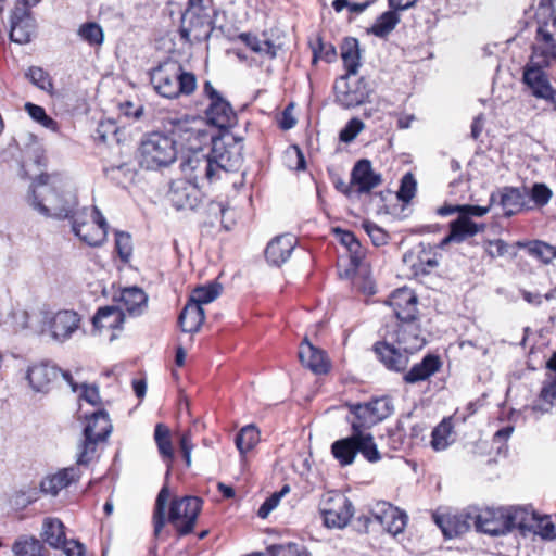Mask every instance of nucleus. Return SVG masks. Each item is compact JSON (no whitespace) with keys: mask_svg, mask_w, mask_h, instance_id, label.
<instances>
[{"mask_svg":"<svg viewBox=\"0 0 556 556\" xmlns=\"http://www.w3.org/2000/svg\"><path fill=\"white\" fill-rule=\"evenodd\" d=\"M425 344L417 320H407L387 326L383 340L376 342L372 350L389 370L400 372L408 365V354L419 351Z\"/></svg>","mask_w":556,"mask_h":556,"instance_id":"1","label":"nucleus"},{"mask_svg":"<svg viewBox=\"0 0 556 556\" xmlns=\"http://www.w3.org/2000/svg\"><path fill=\"white\" fill-rule=\"evenodd\" d=\"M30 205L46 217L72 219L78 212L77 197L62 189L61 180L41 173L30 186Z\"/></svg>","mask_w":556,"mask_h":556,"instance_id":"2","label":"nucleus"},{"mask_svg":"<svg viewBox=\"0 0 556 556\" xmlns=\"http://www.w3.org/2000/svg\"><path fill=\"white\" fill-rule=\"evenodd\" d=\"M148 76L155 93L169 100L190 97L198 87L197 75L170 58L151 67Z\"/></svg>","mask_w":556,"mask_h":556,"instance_id":"3","label":"nucleus"},{"mask_svg":"<svg viewBox=\"0 0 556 556\" xmlns=\"http://www.w3.org/2000/svg\"><path fill=\"white\" fill-rule=\"evenodd\" d=\"M139 164L148 170L167 167L177 160V141L163 130L146 134L139 146Z\"/></svg>","mask_w":556,"mask_h":556,"instance_id":"4","label":"nucleus"},{"mask_svg":"<svg viewBox=\"0 0 556 556\" xmlns=\"http://www.w3.org/2000/svg\"><path fill=\"white\" fill-rule=\"evenodd\" d=\"M86 421L84 440L78 446V466H88L91 463L98 444L106 441L113 429L109 413L103 408L86 416Z\"/></svg>","mask_w":556,"mask_h":556,"instance_id":"5","label":"nucleus"},{"mask_svg":"<svg viewBox=\"0 0 556 556\" xmlns=\"http://www.w3.org/2000/svg\"><path fill=\"white\" fill-rule=\"evenodd\" d=\"M520 506L479 508L472 506L475 529L493 536L504 535L514 529H518Z\"/></svg>","mask_w":556,"mask_h":556,"instance_id":"6","label":"nucleus"},{"mask_svg":"<svg viewBox=\"0 0 556 556\" xmlns=\"http://www.w3.org/2000/svg\"><path fill=\"white\" fill-rule=\"evenodd\" d=\"M203 96L208 100L204 111L207 123L220 131L235 127L238 116L230 102L214 88L210 80L203 84Z\"/></svg>","mask_w":556,"mask_h":556,"instance_id":"7","label":"nucleus"},{"mask_svg":"<svg viewBox=\"0 0 556 556\" xmlns=\"http://www.w3.org/2000/svg\"><path fill=\"white\" fill-rule=\"evenodd\" d=\"M350 416L348 421L351 424L352 431L370 428L393 413V404L390 397H378L367 403L348 404Z\"/></svg>","mask_w":556,"mask_h":556,"instance_id":"8","label":"nucleus"},{"mask_svg":"<svg viewBox=\"0 0 556 556\" xmlns=\"http://www.w3.org/2000/svg\"><path fill=\"white\" fill-rule=\"evenodd\" d=\"M324 526L329 529L344 528L353 516L352 502L339 491L326 492L319 501Z\"/></svg>","mask_w":556,"mask_h":556,"instance_id":"9","label":"nucleus"},{"mask_svg":"<svg viewBox=\"0 0 556 556\" xmlns=\"http://www.w3.org/2000/svg\"><path fill=\"white\" fill-rule=\"evenodd\" d=\"M201 509L202 500L198 496H184L170 502L167 521L174 527L178 538L193 532Z\"/></svg>","mask_w":556,"mask_h":556,"instance_id":"10","label":"nucleus"},{"mask_svg":"<svg viewBox=\"0 0 556 556\" xmlns=\"http://www.w3.org/2000/svg\"><path fill=\"white\" fill-rule=\"evenodd\" d=\"M85 208L77 212L72 220V230L83 242L89 247H100L108 236L109 225L101 211L93 206L90 220H86Z\"/></svg>","mask_w":556,"mask_h":556,"instance_id":"11","label":"nucleus"},{"mask_svg":"<svg viewBox=\"0 0 556 556\" xmlns=\"http://www.w3.org/2000/svg\"><path fill=\"white\" fill-rule=\"evenodd\" d=\"M217 10L184 11L179 27L180 38L189 43H200L210 39L215 28Z\"/></svg>","mask_w":556,"mask_h":556,"instance_id":"12","label":"nucleus"},{"mask_svg":"<svg viewBox=\"0 0 556 556\" xmlns=\"http://www.w3.org/2000/svg\"><path fill=\"white\" fill-rule=\"evenodd\" d=\"M336 102L344 109H351L365 103L371 93V88L365 77H357V74L342 75L336 80Z\"/></svg>","mask_w":556,"mask_h":556,"instance_id":"13","label":"nucleus"},{"mask_svg":"<svg viewBox=\"0 0 556 556\" xmlns=\"http://www.w3.org/2000/svg\"><path fill=\"white\" fill-rule=\"evenodd\" d=\"M224 167L220 161H217L216 155L211 156L202 152L190 154L181 164L182 172L195 184L199 181L213 182L219 177Z\"/></svg>","mask_w":556,"mask_h":556,"instance_id":"14","label":"nucleus"},{"mask_svg":"<svg viewBox=\"0 0 556 556\" xmlns=\"http://www.w3.org/2000/svg\"><path fill=\"white\" fill-rule=\"evenodd\" d=\"M548 24L538 23L535 43L532 48L530 64L526 68L543 71L556 64V42L545 28Z\"/></svg>","mask_w":556,"mask_h":556,"instance_id":"15","label":"nucleus"},{"mask_svg":"<svg viewBox=\"0 0 556 556\" xmlns=\"http://www.w3.org/2000/svg\"><path fill=\"white\" fill-rule=\"evenodd\" d=\"M33 7L14 5L10 15V39L17 43H27L36 30V21L31 13Z\"/></svg>","mask_w":556,"mask_h":556,"instance_id":"16","label":"nucleus"},{"mask_svg":"<svg viewBox=\"0 0 556 556\" xmlns=\"http://www.w3.org/2000/svg\"><path fill=\"white\" fill-rule=\"evenodd\" d=\"M518 530L522 534L529 532L539 534L544 539H553L555 536V526L551 516H540L530 506H520Z\"/></svg>","mask_w":556,"mask_h":556,"instance_id":"17","label":"nucleus"},{"mask_svg":"<svg viewBox=\"0 0 556 556\" xmlns=\"http://www.w3.org/2000/svg\"><path fill=\"white\" fill-rule=\"evenodd\" d=\"M80 315L73 309H61L46 319V325L53 340H68L80 326Z\"/></svg>","mask_w":556,"mask_h":556,"instance_id":"18","label":"nucleus"},{"mask_svg":"<svg viewBox=\"0 0 556 556\" xmlns=\"http://www.w3.org/2000/svg\"><path fill=\"white\" fill-rule=\"evenodd\" d=\"M388 304L396 316V323L417 320L418 298L412 289L400 288L395 290L389 296Z\"/></svg>","mask_w":556,"mask_h":556,"instance_id":"19","label":"nucleus"},{"mask_svg":"<svg viewBox=\"0 0 556 556\" xmlns=\"http://www.w3.org/2000/svg\"><path fill=\"white\" fill-rule=\"evenodd\" d=\"M351 177L356 197L370 193L382 182L381 175L372 169L371 162L367 159H362L354 164Z\"/></svg>","mask_w":556,"mask_h":556,"instance_id":"20","label":"nucleus"},{"mask_svg":"<svg viewBox=\"0 0 556 556\" xmlns=\"http://www.w3.org/2000/svg\"><path fill=\"white\" fill-rule=\"evenodd\" d=\"M472 506L466 508L459 514L439 516L434 515V521L442 530L445 538L452 539L467 532L471 527H475V518Z\"/></svg>","mask_w":556,"mask_h":556,"instance_id":"21","label":"nucleus"},{"mask_svg":"<svg viewBox=\"0 0 556 556\" xmlns=\"http://www.w3.org/2000/svg\"><path fill=\"white\" fill-rule=\"evenodd\" d=\"M372 518L392 535L402 533L408 520L405 511L386 502L377 505V510L372 513Z\"/></svg>","mask_w":556,"mask_h":556,"instance_id":"22","label":"nucleus"},{"mask_svg":"<svg viewBox=\"0 0 556 556\" xmlns=\"http://www.w3.org/2000/svg\"><path fill=\"white\" fill-rule=\"evenodd\" d=\"M403 262L416 278L429 275L439 265L431 249H427L424 244H420L416 251L406 252L403 255Z\"/></svg>","mask_w":556,"mask_h":556,"instance_id":"23","label":"nucleus"},{"mask_svg":"<svg viewBox=\"0 0 556 556\" xmlns=\"http://www.w3.org/2000/svg\"><path fill=\"white\" fill-rule=\"evenodd\" d=\"M526 191L516 187H504L490 195L491 204L498 203L503 214L510 217L520 212L525 205Z\"/></svg>","mask_w":556,"mask_h":556,"instance_id":"24","label":"nucleus"},{"mask_svg":"<svg viewBox=\"0 0 556 556\" xmlns=\"http://www.w3.org/2000/svg\"><path fill=\"white\" fill-rule=\"evenodd\" d=\"M484 229V224L475 223L466 215H458L450 223V232L442 239L440 247L443 248L451 242L460 243Z\"/></svg>","mask_w":556,"mask_h":556,"instance_id":"25","label":"nucleus"},{"mask_svg":"<svg viewBox=\"0 0 556 556\" xmlns=\"http://www.w3.org/2000/svg\"><path fill=\"white\" fill-rule=\"evenodd\" d=\"M295 243V237L290 233L279 235L273 238L265 249L267 263L277 267L282 265L291 256Z\"/></svg>","mask_w":556,"mask_h":556,"instance_id":"26","label":"nucleus"},{"mask_svg":"<svg viewBox=\"0 0 556 556\" xmlns=\"http://www.w3.org/2000/svg\"><path fill=\"white\" fill-rule=\"evenodd\" d=\"M61 369L49 362L33 365L28 368L27 380L37 392H48L59 378Z\"/></svg>","mask_w":556,"mask_h":556,"instance_id":"27","label":"nucleus"},{"mask_svg":"<svg viewBox=\"0 0 556 556\" xmlns=\"http://www.w3.org/2000/svg\"><path fill=\"white\" fill-rule=\"evenodd\" d=\"M169 201L177 210H194L199 202V190L186 180H177L170 185Z\"/></svg>","mask_w":556,"mask_h":556,"instance_id":"28","label":"nucleus"},{"mask_svg":"<svg viewBox=\"0 0 556 556\" xmlns=\"http://www.w3.org/2000/svg\"><path fill=\"white\" fill-rule=\"evenodd\" d=\"M81 471L78 467L70 466L60 469L56 473L42 479L40 490L45 494L56 496L59 492L80 479Z\"/></svg>","mask_w":556,"mask_h":556,"instance_id":"29","label":"nucleus"},{"mask_svg":"<svg viewBox=\"0 0 556 556\" xmlns=\"http://www.w3.org/2000/svg\"><path fill=\"white\" fill-rule=\"evenodd\" d=\"M523 81L532 90L533 96L548 101L556 110V90L543 71L525 68Z\"/></svg>","mask_w":556,"mask_h":556,"instance_id":"30","label":"nucleus"},{"mask_svg":"<svg viewBox=\"0 0 556 556\" xmlns=\"http://www.w3.org/2000/svg\"><path fill=\"white\" fill-rule=\"evenodd\" d=\"M365 256L366 250L357 239L345 249L344 255L339 260L338 268L340 277L345 279L352 278L361 267Z\"/></svg>","mask_w":556,"mask_h":556,"instance_id":"31","label":"nucleus"},{"mask_svg":"<svg viewBox=\"0 0 556 556\" xmlns=\"http://www.w3.org/2000/svg\"><path fill=\"white\" fill-rule=\"evenodd\" d=\"M441 366L442 362L438 355L428 354L403 376V380L409 384L425 381L438 372Z\"/></svg>","mask_w":556,"mask_h":556,"instance_id":"32","label":"nucleus"},{"mask_svg":"<svg viewBox=\"0 0 556 556\" xmlns=\"http://www.w3.org/2000/svg\"><path fill=\"white\" fill-rule=\"evenodd\" d=\"M205 319L203 307L187 301L178 316V325L182 332L197 333Z\"/></svg>","mask_w":556,"mask_h":556,"instance_id":"33","label":"nucleus"},{"mask_svg":"<svg viewBox=\"0 0 556 556\" xmlns=\"http://www.w3.org/2000/svg\"><path fill=\"white\" fill-rule=\"evenodd\" d=\"M92 326L97 330L119 329L124 323L123 311L113 305L99 307L93 315Z\"/></svg>","mask_w":556,"mask_h":556,"instance_id":"34","label":"nucleus"},{"mask_svg":"<svg viewBox=\"0 0 556 556\" xmlns=\"http://www.w3.org/2000/svg\"><path fill=\"white\" fill-rule=\"evenodd\" d=\"M41 539L52 548H61L66 544L64 523L59 518H45L42 522Z\"/></svg>","mask_w":556,"mask_h":556,"instance_id":"35","label":"nucleus"},{"mask_svg":"<svg viewBox=\"0 0 556 556\" xmlns=\"http://www.w3.org/2000/svg\"><path fill=\"white\" fill-rule=\"evenodd\" d=\"M359 41L354 37H346L341 45V59L345 70L344 75L357 74L362 65Z\"/></svg>","mask_w":556,"mask_h":556,"instance_id":"36","label":"nucleus"},{"mask_svg":"<svg viewBox=\"0 0 556 556\" xmlns=\"http://www.w3.org/2000/svg\"><path fill=\"white\" fill-rule=\"evenodd\" d=\"M119 301L129 315L138 316L147 307L148 296L141 288L129 287L121 292Z\"/></svg>","mask_w":556,"mask_h":556,"instance_id":"37","label":"nucleus"},{"mask_svg":"<svg viewBox=\"0 0 556 556\" xmlns=\"http://www.w3.org/2000/svg\"><path fill=\"white\" fill-rule=\"evenodd\" d=\"M194 123L195 118L189 115H184L181 117H167L162 122L163 131L170 135L176 140L178 138L189 139V135L194 132Z\"/></svg>","mask_w":556,"mask_h":556,"instance_id":"38","label":"nucleus"},{"mask_svg":"<svg viewBox=\"0 0 556 556\" xmlns=\"http://www.w3.org/2000/svg\"><path fill=\"white\" fill-rule=\"evenodd\" d=\"M556 401V375L546 374L543 380L538 401L533 403L532 410L540 413H548Z\"/></svg>","mask_w":556,"mask_h":556,"instance_id":"39","label":"nucleus"},{"mask_svg":"<svg viewBox=\"0 0 556 556\" xmlns=\"http://www.w3.org/2000/svg\"><path fill=\"white\" fill-rule=\"evenodd\" d=\"M356 440L357 437L353 432L352 435L338 440L332 444L331 452L341 466H348L354 462L357 455Z\"/></svg>","mask_w":556,"mask_h":556,"instance_id":"40","label":"nucleus"},{"mask_svg":"<svg viewBox=\"0 0 556 556\" xmlns=\"http://www.w3.org/2000/svg\"><path fill=\"white\" fill-rule=\"evenodd\" d=\"M237 38L255 53L265 55L270 60L277 56L278 46L269 39L261 40L252 33H240Z\"/></svg>","mask_w":556,"mask_h":556,"instance_id":"41","label":"nucleus"},{"mask_svg":"<svg viewBox=\"0 0 556 556\" xmlns=\"http://www.w3.org/2000/svg\"><path fill=\"white\" fill-rule=\"evenodd\" d=\"M12 551L14 556H46L43 543L33 535L18 536Z\"/></svg>","mask_w":556,"mask_h":556,"instance_id":"42","label":"nucleus"},{"mask_svg":"<svg viewBox=\"0 0 556 556\" xmlns=\"http://www.w3.org/2000/svg\"><path fill=\"white\" fill-rule=\"evenodd\" d=\"M169 497V489L166 484H164L155 500L154 509H153V533L154 536H159L166 523L165 510L166 504Z\"/></svg>","mask_w":556,"mask_h":556,"instance_id":"43","label":"nucleus"},{"mask_svg":"<svg viewBox=\"0 0 556 556\" xmlns=\"http://www.w3.org/2000/svg\"><path fill=\"white\" fill-rule=\"evenodd\" d=\"M519 247L527 249L529 255L549 264L556 258V247L541 240H533L527 243L518 242Z\"/></svg>","mask_w":556,"mask_h":556,"instance_id":"44","label":"nucleus"},{"mask_svg":"<svg viewBox=\"0 0 556 556\" xmlns=\"http://www.w3.org/2000/svg\"><path fill=\"white\" fill-rule=\"evenodd\" d=\"M260 442V430L254 425H248L237 433L235 443L241 455L252 451Z\"/></svg>","mask_w":556,"mask_h":556,"instance_id":"45","label":"nucleus"},{"mask_svg":"<svg viewBox=\"0 0 556 556\" xmlns=\"http://www.w3.org/2000/svg\"><path fill=\"white\" fill-rule=\"evenodd\" d=\"M400 23V16L393 11L383 12L368 29V33L379 38L388 36Z\"/></svg>","mask_w":556,"mask_h":556,"instance_id":"46","label":"nucleus"},{"mask_svg":"<svg viewBox=\"0 0 556 556\" xmlns=\"http://www.w3.org/2000/svg\"><path fill=\"white\" fill-rule=\"evenodd\" d=\"M354 432L357 437V453H361L364 456V458H366L370 463H376L380 460L381 455L374 441V437L370 433H364L363 429H358V431Z\"/></svg>","mask_w":556,"mask_h":556,"instance_id":"47","label":"nucleus"},{"mask_svg":"<svg viewBox=\"0 0 556 556\" xmlns=\"http://www.w3.org/2000/svg\"><path fill=\"white\" fill-rule=\"evenodd\" d=\"M220 285L216 282L199 286L193 289L188 301L202 307L203 304L213 302L220 293Z\"/></svg>","mask_w":556,"mask_h":556,"instance_id":"48","label":"nucleus"},{"mask_svg":"<svg viewBox=\"0 0 556 556\" xmlns=\"http://www.w3.org/2000/svg\"><path fill=\"white\" fill-rule=\"evenodd\" d=\"M77 35L91 47L101 46L104 40L102 27L96 22L81 24L77 30Z\"/></svg>","mask_w":556,"mask_h":556,"instance_id":"49","label":"nucleus"},{"mask_svg":"<svg viewBox=\"0 0 556 556\" xmlns=\"http://www.w3.org/2000/svg\"><path fill=\"white\" fill-rule=\"evenodd\" d=\"M25 76L34 86L40 90H43L50 94L53 92V80L50 74L42 67L30 66L25 73Z\"/></svg>","mask_w":556,"mask_h":556,"instance_id":"50","label":"nucleus"},{"mask_svg":"<svg viewBox=\"0 0 556 556\" xmlns=\"http://www.w3.org/2000/svg\"><path fill=\"white\" fill-rule=\"evenodd\" d=\"M154 440L157 445L160 454L164 458L172 460L174 457V451H173L169 429L165 425L157 424L155 426Z\"/></svg>","mask_w":556,"mask_h":556,"instance_id":"51","label":"nucleus"},{"mask_svg":"<svg viewBox=\"0 0 556 556\" xmlns=\"http://www.w3.org/2000/svg\"><path fill=\"white\" fill-rule=\"evenodd\" d=\"M453 426L451 421L444 419L441 421L432 431L431 446L435 451L445 450L451 441L450 437L452 434Z\"/></svg>","mask_w":556,"mask_h":556,"instance_id":"52","label":"nucleus"},{"mask_svg":"<svg viewBox=\"0 0 556 556\" xmlns=\"http://www.w3.org/2000/svg\"><path fill=\"white\" fill-rule=\"evenodd\" d=\"M283 164L291 170L300 172L306 169V159L299 146L292 144L283 153Z\"/></svg>","mask_w":556,"mask_h":556,"instance_id":"53","label":"nucleus"},{"mask_svg":"<svg viewBox=\"0 0 556 556\" xmlns=\"http://www.w3.org/2000/svg\"><path fill=\"white\" fill-rule=\"evenodd\" d=\"M25 111L34 121L39 123L45 128L53 131L58 130V122L54 121L52 117L48 116L46 110L42 106L34 104L31 102H27L25 104Z\"/></svg>","mask_w":556,"mask_h":556,"instance_id":"54","label":"nucleus"},{"mask_svg":"<svg viewBox=\"0 0 556 556\" xmlns=\"http://www.w3.org/2000/svg\"><path fill=\"white\" fill-rule=\"evenodd\" d=\"M115 250L123 263H128L132 254L131 237L128 232H115Z\"/></svg>","mask_w":556,"mask_h":556,"instance_id":"55","label":"nucleus"},{"mask_svg":"<svg viewBox=\"0 0 556 556\" xmlns=\"http://www.w3.org/2000/svg\"><path fill=\"white\" fill-rule=\"evenodd\" d=\"M290 491L288 484L283 485L280 491L273 493L268 496L264 503L260 506L257 510V516L262 519L268 517V515L278 506L282 496H285Z\"/></svg>","mask_w":556,"mask_h":556,"instance_id":"56","label":"nucleus"},{"mask_svg":"<svg viewBox=\"0 0 556 556\" xmlns=\"http://www.w3.org/2000/svg\"><path fill=\"white\" fill-rule=\"evenodd\" d=\"M556 0H540L535 18L538 23L549 24L556 27V14L555 9L553 7Z\"/></svg>","mask_w":556,"mask_h":556,"instance_id":"57","label":"nucleus"},{"mask_svg":"<svg viewBox=\"0 0 556 556\" xmlns=\"http://www.w3.org/2000/svg\"><path fill=\"white\" fill-rule=\"evenodd\" d=\"M417 181L412 173H406L402 179L400 189L397 191V198L404 203H408L416 193Z\"/></svg>","mask_w":556,"mask_h":556,"instance_id":"58","label":"nucleus"},{"mask_svg":"<svg viewBox=\"0 0 556 556\" xmlns=\"http://www.w3.org/2000/svg\"><path fill=\"white\" fill-rule=\"evenodd\" d=\"M363 228L366 231V233L369 236L372 244L375 247H382L386 245L390 239L389 233L378 226L377 224L366 220L363 223Z\"/></svg>","mask_w":556,"mask_h":556,"instance_id":"59","label":"nucleus"},{"mask_svg":"<svg viewBox=\"0 0 556 556\" xmlns=\"http://www.w3.org/2000/svg\"><path fill=\"white\" fill-rule=\"evenodd\" d=\"M365 128V124L357 117L351 118L341 129L339 138L345 143L352 142L357 135Z\"/></svg>","mask_w":556,"mask_h":556,"instance_id":"60","label":"nucleus"},{"mask_svg":"<svg viewBox=\"0 0 556 556\" xmlns=\"http://www.w3.org/2000/svg\"><path fill=\"white\" fill-rule=\"evenodd\" d=\"M267 553L269 556H307L295 543L270 545Z\"/></svg>","mask_w":556,"mask_h":556,"instance_id":"61","label":"nucleus"},{"mask_svg":"<svg viewBox=\"0 0 556 556\" xmlns=\"http://www.w3.org/2000/svg\"><path fill=\"white\" fill-rule=\"evenodd\" d=\"M531 200L540 207L545 206L553 197V191L543 182H535L530 191Z\"/></svg>","mask_w":556,"mask_h":556,"instance_id":"62","label":"nucleus"},{"mask_svg":"<svg viewBox=\"0 0 556 556\" xmlns=\"http://www.w3.org/2000/svg\"><path fill=\"white\" fill-rule=\"evenodd\" d=\"M130 173L131 168L129 164L125 162L103 168L104 176L116 184H121L122 179L128 177Z\"/></svg>","mask_w":556,"mask_h":556,"instance_id":"63","label":"nucleus"},{"mask_svg":"<svg viewBox=\"0 0 556 556\" xmlns=\"http://www.w3.org/2000/svg\"><path fill=\"white\" fill-rule=\"evenodd\" d=\"M298 357L303 367L313 371V343L307 334L302 340Z\"/></svg>","mask_w":556,"mask_h":556,"instance_id":"64","label":"nucleus"}]
</instances>
